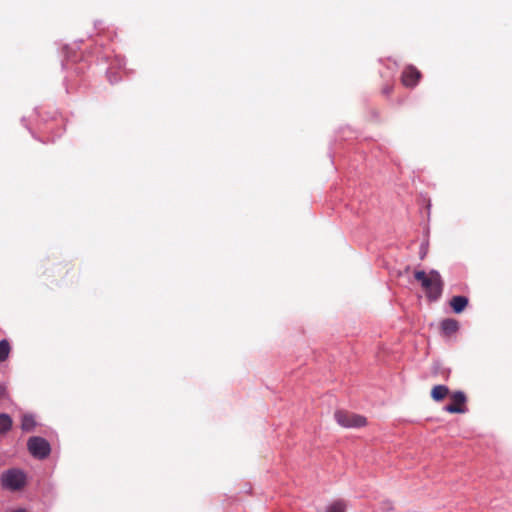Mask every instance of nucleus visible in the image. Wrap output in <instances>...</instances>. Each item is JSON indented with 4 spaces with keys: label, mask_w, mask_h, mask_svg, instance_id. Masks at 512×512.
Instances as JSON below:
<instances>
[{
    "label": "nucleus",
    "mask_w": 512,
    "mask_h": 512,
    "mask_svg": "<svg viewBox=\"0 0 512 512\" xmlns=\"http://www.w3.org/2000/svg\"><path fill=\"white\" fill-rule=\"evenodd\" d=\"M432 372L434 375H440L444 380L450 377V370L442 369L438 365L433 366Z\"/></svg>",
    "instance_id": "obj_14"
},
{
    "label": "nucleus",
    "mask_w": 512,
    "mask_h": 512,
    "mask_svg": "<svg viewBox=\"0 0 512 512\" xmlns=\"http://www.w3.org/2000/svg\"><path fill=\"white\" fill-rule=\"evenodd\" d=\"M392 90H393V85L392 84H386L383 88H382V94L388 96L392 93Z\"/></svg>",
    "instance_id": "obj_15"
},
{
    "label": "nucleus",
    "mask_w": 512,
    "mask_h": 512,
    "mask_svg": "<svg viewBox=\"0 0 512 512\" xmlns=\"http://www.w3.org/2000/svg\"><path fill=\"white\" fill-rule=\"evenodd\" d=\"M11 352V346L8 340L3 339L0 341V362H4Z\"/></svg>",
    "instance_id": "obj_12"
},
{
    "label": "nucleus",
    "mask_w": 512,
    "mask_h": 512,
    "mask_svg": "<svg viewBox=\"0 0 512 512\" xmlns=\"http://www.w3.org/2000/svg\"><path fill=\"white\" fill-rule=\"evenodd\" d=\"M35 426L34 418L31 415H24L21 421V428L23 431L30 432Z\"/></svg>",
    "instance_id": "obj_13"
},
{
    "label": "nucleus",
    "mask_w": 512,
    "mask_h": 512,
    "mask_svg": "<svg viewBox=\"0 0 512 512\" xmlns=\"http://www.w3.org/2000/svg\"><path fill=\"white\" fill-rule=\"evenodd\" d=\"M12 425H13L12 418L6 413H1L0 414V434H6L8 431L11 430Z\"/></svg>",
    "instance_id": "obj_10"
},
{
    "label": "nucleus",
    "mask_w": 512,
    "mask_h": 512,
    "mask_svg": "<svg viewBox=\"0 0 512 512\" xmlns=\"http://www.w3.org/2000/svg\"><path fill=\"white\" fill-rule=\"evenodd\" d=\"M421 78V72L414 66H407L402 72L401 82L405 87L412 88Z\"/></svg>",
    "instance_id": "obj_6"
},
{
    "label": "nucleus",
    "mask_w": 512,
    "mask_h": 512,
    "mask_svg": "<svg viewBox=\"0 0 512 512\" xmlns=\"http://www.w3.org/2000/svg\"><path fill=\"white\" fill-rule=\"evenodd\" d=\"M27 447L29 452L36 458L44 459L50 454V444L41 437H31Z\"/></svg>",
    "instance_id": "obj_4"
},
{
    "label": "nucleus",
    "mask_w": 512,
    "mask_h": 512,
    "mask_svg": "<svg viewBox=\"0 0 512 512\" xmlns=\"http://www.w3.org/2000/svg\"><path fill=\"white\" fill-rule=\"evenodd\" d=\"M459 329V322L452 318L444 319L441 322V330L445 336H451L455 334Z\"/></svg>",
    "instance_id": "obj_7"
},
{
    "label": "nucleus",
    "mask_w": 512,
    "mask_h": 512,
    "mask_svg": "<svg viewBox=\"0 0 512 512\" xmlns=\"http://www.w3.org/2000/svg\"><path fill=\"white\" fill-rule=\"evenodd\" d=\"M430 394L434 401L440 402L450 395V390L445 385H435L432 387Z\"/></svg>",
    "instance_id": "obj_8"
},
{
    "label": "nucleus",
    "mask_w": 512,
    "mask_h": 512,
    "mask_svg": "<svg viewBox=\"0 0 512 512\" xmlns=\"http://www.w3.org/2000/svg\"><path fill=\"white\" fill-rule=\"evenodd\" d=\"M468 305V298L465 296H454L450 300V306L455 313H461Z\"/></svg>",
    "instance_id": "obj_9"
},
{
    "label": "nucleus",
    "mask_w": 512,
    "mask_h": 512,
    "mask_svg": "<svg viewBox=\"0 0 512 512\" xmlns=\"http://www.w3.org/2000/svg\"><path fill=\"white\" fill-rule=\"evenodd\" d=\"M450 404L446 405L444 410L448 413H465L467 411L466 402L467 397L462 391H456L451 393L450 395Z\"/></svg>",
    "instance_id": "obj_5"
},
{
    "label": "nucleus",
    "mask_w": 512,
    "mask_h": 512,
    "mask_svg": "<svg viewBox=\"0 0 512 512\" xmlns=\"http://www.w3.org/2000/svg\"><path fill=\"white\" fill-rule=\"evenodd\" d=\"M336 422L343 428H361L367 425V418L347 410H336L334 413Z\"/></svg>",
    "instance_id": "obj_2"
},
{
    "label": "nucleus",
    "mask_w": 512,
    "mask_h": 512,
    "mask_svg": "<svg viewBox=\"0 0 512 512\" xmlns=\"http://www.w3.org/2000/svg\"><path fill=\"white\" fill-rule=\"evenodd\" d=\"M347 504L344 500H336L326 507L325 512H346Z\"/></svg>",
    "instance_id": "obj_11"
},
{
    "label": "nucleus",
    "mask_w": 512,
    "mask_h": 512,
    "mask_svg": "<svg viewBox=\"0 0 512 512\" xmlns=\"http://www.w3.org/2000/svg\"><path fill=\"white\" fill-rule=\"evenodd\" d=\"M382 510L384 511H391L393 509V504L390 501H384L382 503Z\"/></svg>",
    "instance_id": "obj_16"
},
{
    "label": "nucleus",
    "mask_w": 512,
    "mask_h": 512,
    "mask_svg": "<svg viewBox=\"0 0 512 512\" xmlns=\"http://www.w3.org/2000/svg\"><path fill=\"white\" fill-rule=\"evenodd\" d=\"M414 278L421 283L426 297L430 301H436L441 297L444 283L438 271L431 270L429 273L415 271Z\"/></svg>",
    "instance_id": "obj_1"
},
{
    "label": "nucleus",
    "mask_w": 512,
    "mask_h": 512,
    "mask_svg": "<svg viewBox=\"0 0 512 512\" xmlns=\"http://www.w3.org/2000/svg\"><path fill=\"white\" fill-rule=\"evenodd\" d=\"M14 512H25V511L23 509H18V510L14 511Z\"/></svg>",
    "instance_id": "obj_17"
},
{
    "label": "nucleus",
    "mask_w": 512,
    "mask_h": 512,
    "mask_svg": "<svg viewBox=\"0 0 512 512\" xmlns=\"http://www.w3.org/2000/svg\"><path fill=\"white\" fill-rule=\"evenodd\" d=\"M4 489L11 491L19 490L25 485V474L16 468L4 471L0 477Z\"/></svg>",
    "instance_id": "obj_3"
}]
</instances>
